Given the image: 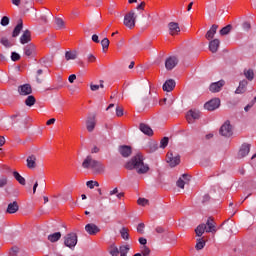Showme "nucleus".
I'll return each instance as SVG.
<instances>
[{
    "instance_id": "b1692460",
    "label": "nucleus",
    "mask_w": 256,
    "mask_h": 256,
    "mask_svg": "<svg viewBox=\"0 0 256 256\" xmlns=\"http://www.w3.org/2000/svg\"><path fill=\"white\" fill-rule=\"evenodd\" d=\"M31 41V31L25 30L20 37V43L25 45Z\"/></svg>"
},
{
    "instance_id": "774afa93",
    "label": "nucleus",
    "mask_w": 256,
    "mask_h": 256,
    "mask_svg": "<svg viewBox=\"0 0 256 256\" xmlns=\"http://www.w3.org/2000/svg\"><path fill=\"white\" fill-rule=\"evenodd\" d=\"M55 124V118H51L46 122V125H53Z\"/></svg>"
},
{
    "instance_id": "6ab92c4d",
    "label": "nucleus",
    "mask_w": 256,
    "mask_h": 256,
    "mask_svg": "<svg viewBox=\"0 0 256 256\" xmlns=\"http://www.w3.org/2000/svg\"><path fill=\"white\" fill-rule=\"evenodd\" d=\"M206 233H217V228L215 227V222L213 218L209 217L206 222Z\"/></svg>"
},
{
    "instance_id": "ea45409f",
    "label": "nucleus",
    "mask_w": 256,
    "mask_h": 256,
    "mask_svg": "<svg viewBox=\"0 0 256 256\" xmlns=\"http://www.w3.org/2000/svg\"><path fill=\"white\" fill-rule=\"evenodd\" d=\"M55 23H56L57 29H65V21H63V19L55 18Z\"/></svg>"
},
{
    "instance_id": "c9c22d12",
    "label": "nucleus",
    "mask_w": 256,
    "mask_h": 256,
    "mask_svg": "<svg viewBox=\"0 0 256 256\" xmlns=\"http://www.w3.org/2000/svg\"><path fill=\"white\" fill-rule=\"evenodd\" d=\"M13 177L16 179V181H18V183H20V185H25V178L23 176H21V174H19V172L14 171L13 172Z\"/></svg>"
},
{
    "instance_id": "bf43d9fd",
    "label": "nucleus",
    "mask_w": 256,
    "mask_h": 256,
    "mask_svg": "<svg viewBox=\"0 0 256 256\" xmlns=\"http://www.w3.org/2000/svg\"><path fill=\"white\" fill-rule=\"evenodd\" d=\"M138 241H139L140 245H143L142 247L147 246V239L146 238L141 237V238H139Z\"/></svg>"
},
{
    "instance_id": "a878e982",
    "label": "nucleus",
    "mask_w": 256,
    "mask_h": 256,
    "mask_svg": "<svg viewBox=\"0 0 256 256\" xmlns=\"http://www.w3.org/2000/svg\"><path fill=\"white\" fill-rule=\"evenodd\" d=\"M175 80L169 79L163 84V91H167L168 93L175 89Z\"/></svg>"
},
{
    "instance_id": "72a5a7b5",
    "label": "nucleus",
    "mask_w": 256,
    "mask_h": 256,
    "mask_svg": "<svg viewBox=\"0 0 256 256\" xmlns=\"http://www.w3.org/2000/svg\"><path fill=\"white\" fill-rule=\"evenodd\" d=\"M65 59L66 61H73L75 59H77V51H66L65 53Z\"/></svg>"
},
{
    "instance_id": "7ed1b4c3",
    "label": "nucleus",
    "mask_w": 256,
    "mask_h": 256,
    "mask_svg": "<svg viewBox=\"0 0 256 256\" xmlns=\"http://www.w3.org/2000/svg\"><path fill=\"white\" fill-rule=\"evenodd\" d=\"M83 169H91L94 173H103L105 171V166L98 160L93 159V156L88 155L83 163Z\"/></svg>"
},
{
    "instance_id": "4d7b16f0",
    "label": "nucleus",
    "mask_w": 256,
    "mask_h": 256,
    "mask_svg": "<svg viewBox=\"0 0 256 256\" xmlns=\"http://www.w3.org/2000/svg\"><path fill=\"white\" fill-rule=\"evenodd\" d=\"M116 115L117 117H123V108L121 107H116Z\"/></svg>"
},
{
    "instance_id": "f03ea898",
    "label": "nucleus",
    "mask_w": 256,
    "mask_h": 256,
    "mask_svg": "<svg viewBox=\"0 0 256 256\" xmlns=\"http://www.w3.org/2000/svg\"><path fill=\"white\" fill-rule=\"evenodd\" d=\"M83 169H91L94 173H103L105 171V166L98 160L93 159V156L88 155L83 163Z\"/></svg>"
},
{
    "instance_id": "13d9d810",
    "label": "nucleus",
    "mask_w": 256,
    "mask_h": 256,
    "mask_svg": "<svg viewBox=\"0 0 256 256\" xmlns=\"http://www.w3.org/2000/svg\"><path fill=\"white\" fill-rule=\"evenodd\" d=\"M242 27H243L244 31H249V29H251V24L249 22H244L242 24Z\"/></svg>"
},
{
    "instance_id": "37998d69",
    "label": "nucleus",
    "mask_w": 256,
    "mask_h": 256,
    "mask_svg": "<svg viewBox=\"0 0 256 256\" xmlns=\"http://www.w3.org/2000/svg\"><path fill=\"white\" fill-rule=\"evenodd\" d=\"M86 186H87L89 189H95V187H99V182L90 180V181H87V182H86Z\"/></svg>"
},
{
    "instance_id": "2f4dec72",
    "label": "nucleus",
    "mask_w": 256,
    "mask_h": 256,
    "mask_svg": "<svg viewBox=\"0 0 256 256\" xmlns=\"http://www.w3.org/2000/svg\"><path fill=\"white\" fill-rule=\"evenodd\" d=\"M205 231H207V225H205V224H200L195 229V233H196L197 237H201L203 235V233H205Z\"/></svg>"
},
{
    "instance_id": "0e129e2a",
    "label": "nucleus",
    "mask_w": 256,
    "mask_h": 256,
    "mask_svg": "<svg viewBox=\"0 0 256 256\" xmlns=\"http://www.w3.org/2000/svg\"><path fill=\"white\" fill-rule=\"evenodd\" d=\"M92 41L94 43H99V36L97 34L92 35Z\"/></svg>"
},
{
    "instance_id": "79ce46f5",
    "label": "nucleus",
    "mask_w": 256,
    "mask_h": 256,
    "mask_svg": "<svg viewBox=\"0 0 256 256\" xmlns=\"http://www.w3.org/2000/svg\"><path fill=\"white\" fill-rule=\"evenodd\" d=\"M232 26L227 25L220 30V35H229L231 33Z\"/></svg>"
},
{
    "instance_id": "f3484780",
    "label": "nucleus",
    "mask_w": 256,
    "mask_h": 256,
    "mask_svg": "<svg viewBox=\"0 0 256 256\" xmlns=\"http://www.w3.org/2000/svg\"><path fill=\"white\" fill-rule=\"evenodd\" d=\"M85 231L88 233V235H97L101 229H99V226L95 225L94 223H90L85 226Z\"/></svg>"
},
{
    "instance_id": "a18cd8bd",
    "label": "nucleus",
    "mask_w": 256,
    "mask_h": 256,
    "mask_svg": "<svg viewBox=\"0 0 256 256\" xmlns=\"http://www.w3.org/2000/svg\"><path fill=\"white\" fill-rule=\"evenodd\" d=\"M205 247V240L203 239H198L197 243H196V249L198 251H201V249H203Z\"/></svg>"
},
{
    "instance_id": "09e8293b",
    "label": "nucleus",
    "mask_w": 256,
    "mask_h": 256,
    "mask_svg": "<svg viewBox=\"0 0 256 256\" xmlns=\"http://www.w3.org/2000/svg\"><path fill=\"white\" fill-rule=\"evenodd\" d=\"M0 43H1L2 45H4V47H12L11 42H9V39H7V38H2L1 41H0Z\"/></svg>"
},
{
    "instance_id": "bb28decb",
    "label": "nucleus",
    "mask_w": 256,
    "mask_h": 256,
    "mask_svg": "<svg viewBox=\"0 0 256 256\" xmlns=\"http://www.w3.org/2000/svg\"><path fill=\"white\" fill-rule=\"evenodd\" d=\"M139 129L142 133H144V135H148L149 137L153 135V129H151V127L145 123H141Z\"/></svg>"
},
{
    "instance_id": "dca6fc26",
    "label": "nucleus",
    "mask_w": 256,
    "mask_h": 256,
    "mask_svg": "<svg viewBox=\"0 0 256 256\" xmlns=\"http://www.w3.org/2000/svg\"><path fill=\"white\" fill-rule=\"evenodd\" d=\"M249 151H251V145L250 144H242L240 147V150L238 152V158L243 159V157H247L249 155Z\"/></svg>"
},
{
    "instance_id": "6e6d98bb",
    "label": "nucleus",
    "mask_w": 256,
    "mask_h": 256,
    "mask_svg": "<svg viewBox=\"0 0 256 256\" xmlns=\"http://www.w3.org/2000/svg\"><path fill=\"white\" fill-rule=\"evenodd\" d=\"M96 60H97V58L95 57V55L88 54V56H87L88 63H95Z\"/></svg>"
},
{
    "instance_id": "5701e85b",
    "label": "nucleus",
    "mask_w": 256,
    "mask_h": 256,
    "mask_svg": "<svg viewBox=\"0 0 256 256\" xmlns=\"http://www.w3.org/2000/svg\"><path fill=\"white\" fill-rule=\"evenodd\" d=\"M219 45H221V41H219V39L211 40L209 43L211 53H217V51H219Z\"/></svg>"
},
{
    "instance_id": "20e7f679",
    "label": "nucleus",
    "mask_w": 256,
    "mask_h": 256,
    "mask_svg": "<svg viewBox=\"0 0 256 256\" xmlns=\"http://www.w3.org/2000/svg\"><path fill=\"white\" fill-rule=\"evenodd\" d=\"M83 169H91L94 173H103L105 171V166L98 160L93 159V156L88 155L83 163Z\"/></svg>"
},
{
    "instance_id": "c03bdc74",
    "label": "nucleus",
    "mask_w": 256,
    "mask_h": 256,
    "mask_svg": "<svg viewBox=\"0 0 256 256\" xmlns=\"http://www.w3.org/2000/svg\"><path fill=\"white\" fill-rule=\"evenodd\" d=\"M141 253L143 256H149L151 255V249H149V247L147 246H141Z\"/></svg>"
},
{
    "instance_id": "2eb2a0df",
    "label": "nucleus",
    "mask_w": 256,
    "mask_h": 256,
    "mask_svg": "<svg viewBox=\"0 0 256 256\" xmlns=\"http://www.w3.org/2000/svg\"><path fill=\"white\" fill-rule=\"evenodd\" d=\"M225 86V80H220L218 82H213L212 84H210V91L211 93H219V91H221V88H223Z\"/></svg>"
},
{
    "instance_id": "9b49d317",
    "label": "nucleus",
    "mask_w": 256,
    "mask_h": 256,
    "mask_svg": "<svg viewBox=\"0 0 256 256\" xmlns=\"http://www.w3.org/2000/svg\"><path fill=\"white\" fill-rule=\"evenodd\" d=\"M24 55L29 58L35 57L37 55V48L34 46L33 43H30L23 48Z\"/></svg>"
},
{
    "instance_id": "e2e57ef3",
    "label": "nucleus",
    "mask_w": 256,
    "mask_h": 256,
    "mask_svg": "<svg viewBox=\"0 0 256 256\" xmlns=\"http://www.w3.org/2000/svg\"><path fill=\"white\" fill-rule=\"evenodd\" d=\"M90 88H91V91H98L99 85H97V84H91V85H90Z\"/></svg>"
},
{
    "instance_id": "4c0bfd02",
    "label": "nucleus",
    "mask_w": 256,
    "mask_h": 256,
    "mask_svg": "<svg viewBox=\"0 0 256 256\" xmlns=\"http://www.w3.org/2000/svg\"><path fill=\"white\" fill-rule=\"evenodd\" d=\"M109 253L111 256H119V248L115 244H112L109 248Z\"/></svg>"
},
{
    "instance_id": "4468645a",
    "label": "nucleus",
    "mask_w": 256,
    "mask_h": 256,
    "mask_svg": "<svg viewBox=\"0 0 256 256\" xmlns=\"http://www.w3.org/2000/svg\"><path fill=\"white\" fill-rule=\"evenodd\" d=\"M18 93L22 96L31 95L33 93V88H31V84H23L18 87Z\"/></svg>"
},
{
    "instance_id": "f257e3e1",
    "label": "nucleus",
    "mask_w": 256,
    "mask_h": 256,
    "mask_svg": "<svg viewBox=\"0 0 256 256\" xmlns=\"http://www.w3.org/2000/svg\"><path fill=\"white\" fill-rule=\"evenodd\" d=\"M126 169H129L130 171L135 169L138 175H145V173L149 172V165L143 162L142 154H137L126 163Z\"/></svg>"
},
{
    "instance_id": "39448f33",
    "label": "nucleus",
    "mask_w": 256,
    "mask_h": 256,
    "mask_svg": "<svg viewBox=\"0 0 256 256\" xmlns=\"http://www.w3.org/2000/svg\"><path fill=\"white\" fill-rule=\"evenodd\" d=\"M137 16H135V11H130L124 16V25L128 27V29H133L135 27V21Z\"/></svg>"
},
{
    "instance_id": "412c9836",
    "label": "nucleus",
    "mask_w": 256,
    "mask_h": 256,
    "mask_svg": "<svg viewBox=\"0 0 256 256\" xmlns=\"http://www.w3.org/2000/svg\"><path fill=\"white\" fill-rule=\"evenodd\" d=\"M217 29H219V26L217 24H213L212 27L207 31L205 38L208 41H211L215 37V34L217 33Z\"/></svg>"
},
{
    "instance_id": "864d4df0",
    "label": "nucleus",
    "mask_w": 256,
    "mask_h": 256,
    "mask_svg": "<svg viewBox=\"0 0 256 256\" xmlns=\"http://www.w3.org/2000/svg\"><path fill=\"white\" fill-rule=\"evenodd\" d=\"M7 182H8L7 177H5V176L1 177L0 178V189L5 187L7 185Z\"/></svg>"
},
{
    "instance_id": "6e6552de",
    "label": "nucleus",
    "mask_w": 256,
    "mask_h": 256,
    "mask_svg": "<svg viewBox=\"0 0 256 256\" xmlns=\"http://www.w3.org/2000/svg\"><path fill=\"white\" fill-rule=\"evenodd\" d=\"M220 135H222V137H231V135H233V126H231L229 120L221 126Z\"/></svg>"
},
{
    "instance_id": "5fc2aeb1",
    "label": "nucleus",
    "mask_w": 256,
    "mask_h": 256,
    "mask_svg": "<svg viewBox=\"0 0 256 256\" xmlns=\"http://www.w3.org/2000/svg\"><path fill=\"white\" fill-rule=\"evenodd\" d=\"M147 203H149V200H147L145 198L138 199V205H142V207H145V205H147Z\"/></svg>"
},
{
    "instance_id": "c756f323",
    "label": "nucleus",
    "mask_w": 256,
    "mask_h": 256,
    "mask_svg": "<svg viewBox=\"0 0 256 256\" xmlns=\"http://www.w3.org/2000/svg\"><path fill=\"white\" fill-rule=\"evenodd\" d=\"M17 211H19V204H17L16 201L8 204L7 213L13 215V213H17Z\"/></svg>"
},
{
    "instance_id": "58836bf2",
    "label": "nucleus",
    "mask_w": 256,
    "mask_h": 256,
    "mask_svg": "<svg viewBox=\"0 0 256 256\" xmlns=\"http://www.w3.org/2000/svg\"><path fill=\"white\" fill-rule=\"evenodd\" d=\"M120 235L125 241L129 240V230L127 228L123 227L120 230Z\"/></svg>"
},
{
    "instance_id": "3c124183",
    "label": "nucleus",
    "mask_w": 256,
    "mask_h": 256,
    "mask_svg": "<svg viewBox=\"0 0 256 256\" xmlns=\"http://www.w3.org/2000/svg\"><path fill=\"white\" fill-rule=\"evenodd\" d=\"M137 231H138L141 235H143V234L145 233V224H144V223L138 224V226H137Z\"/></svg>"
},
{
    "instance_id": "69168bd1",
    "label": "nucleus",
    "mask_w": 256,
    "mask_h": 256,
    "mask_svg": "<svg viewBox=\"0 0 256 256\" xmlns=\"http://www.w3.org/2000/svg\"><path fill=\"white\" fill-rule=\"evenodd\" d=\"M117 193H119V189L114 188L112 191H110L109 195H117Z\"/></svg>"
},
{
    "instance_id": "680f3d73",
    "label": "nucleus",
    "mask_w": 256,
    "mask_h": 256,
    "mask_svg": "<svg viewBox=\"0 0 256 256\" xmlns=\"http://www.w3.org/2000/svg\"><path fill=\"white\" fill-rule=\"evenodd\" d=\"M155 231L156 233H159V234L165 233V229H163V227L161 226L156 227Z\"/></svg>"
},
{
    "instance_id": "7c9ffc66",
    "label": "nucleus",
    "mask_w": 256,
    "mask_h": 256,
    "mask_svg": "<svg viewBox=\"0 0 256 256\" xmlns=\"http://www.w3.org/2000/svg\"><path fill=\"white\" fill-rule=\"evenodd\" d=\"M59 239H61V232H56L48 235V241H50V243H57Z\"/></svg>"
},
{
    "instance_id": "1a4fd4ad",
    "label": "nucleus",
    "mask_w": 256,
    "mask_h": 256,
    "mask_svg": "<svg viewBox=\"0 0 256 256\" xmlns=\"http://www.w3.org/2000/svg\"><path fill=\"white\" fill-rule=\"evenodd\" d=\"M166 161L169 163L170 167H177V165L181 163V156L178 154L173 155V152H168Z\"/></svg>"
},
{
    "instance_id": "052dcab7",
    "label": "nucleus",
    "mask_w": 256,
    "mask_h": 256,
    "mask_svg": "<svg viewBox=\"0 0 256 256\" xmlns=\"http://www.w3.org/2000/svg\"><path fill=\"white\" fill-rule=\"evenodd\" d=\"M75 79H77V75H75V74H71V75L68 77L69 83H74Z\"/></svg>"
},
{
    "instance_id": "9d476101",
    "label": "nucleus",
    "mask_w": 256,
    "mask_h": 256,
    "mask_svg": "<svg viewBox=\"0 0 256 256\" xmlns=\"http://www.w3.org/2000/svg\"><path fill=\"white\" fill-rule=\"evenodd\" d=\"M221 106V100L219 98H214L204 104V108L207 111H215V109H219Z\"/></svg>"
},
{
    "instance_id": "a19ab883",
    "label": "nucleus",
    "mask_w": 256,
    "mask_h": 256,
    "mask_svg": "<svg viewBox=\"0 0 256 256\" xmlns=\"http://www.w3.org/2000/svg\"><path fill=\"white\" fill-rule=\"evenodd\" d=\"M244 75L246 77V79H248V81H253L254 77H255V73L253 72V70H247L244 72Z\"/></svg>"
},
{
    "instance_id": "393cba45",
    "label": "nucleus",
    "mask_w": 256,
    "mask_h": 256,
    "mask_svg": "<svg viewBox=\"0 0 256 256\" xmlns=\"http://www.w3.org/2000/svg\"><path fill=\"white\" fill-rule=\"evenodd\" d=\"M119 153L122 157H129L132 153L131 146L123 145L119 147Z\"/></svg>"
},
{
    "instance_id": "423d86ee",
    "label": "nucleus",
    "mask_w": 256,
    "mask_h": 256,
    "mask_svg": "<svg viewBox=\"0 0 256 256\" xmlns=\"http://www.w3.org/2000/svg\"><path fill=\"white\" fill-rule=\"evenodd\" d=\"M64 245L69 249H73L77 245V234L74 232L67 234L64 237Z\"/></svg>"
},
{
    "instance_id": "cd10ccee",
    "label": "nucleus",
    "mask_w": 256,
    "mask_h": 256,
    "mask_svg": "<svg viewBox=\"0 0 256 256\" xmlns=\"http://www.w3.org/2000/svg\"><path fill=\"white\" fill-rule=\"evenodd\" d=\"M247 84H248L247 80L240 81L239 86L236 89L235 93L237 95H241V94L245 93V91H247Z\"/></svg>"
},
{
    "instance_id": "4be33fe9",
    "label": "nucleus",
    "mask_w": 256,
    "mask_h": 256,
    "mask_svg": "<svg viewBox=\"0 0 256 256\" xmlns=\"http://www.w3.org/2000/svg\"><path fill=\"white\" fill-rule=\"evenodd\" d=\"M190 179L191 176H189V174H183L182 177L179 178L176 182L177 187H179L180 189H185V184L187 183L185 181H189Z\"/></svg>"
},
{
    "instance_id": "aec40b11",
    "label": "nucleus",
    "mask_w": 256,
    "mask_h": 256,
    "mask_svg": "<svg viewBox=\"0 0 256 256\" xmlns=\"http://www.w3.org/2000/svg\"><path fill=\"white\" fill-rule=\"evenodd\" d=\"M27 167L28 169H35L37 167V156L36 155H30L26 159Z\"/></svg>"
},
{
    "instance_id": "0eeeda50",
    "label": "nucleus",
    "mask_w": 256,
    "mask_h": 256,
    "mask_svg": "<svg viewBox=\"0 0 256 256\" xmlns=\"http://www.w3.org/2000/svg\"><path fill=\"white\" fill-rule=\"evenodd\" d=\"M97 125V117L95 114H89L86 118V128L89 133L95 131V126Z\"/></svg>"
},
{
    "instance_id": "f704fd0d",
    "label": "nucleus",
    "mask_w": 256,
    "mask_h": 256,
    "mask_svg": "<svg viewBox=\"0 0 256 256\" xmlns=\"http://www.w3.org/2000/svg\"><path fill=\"white\" fill-rule=\"evenodd\" d=\"M131 247L129 245H122L118 248L120 256H127Z\"/></svg>"
},
{
    "instance_id": "473e14b6",
    "label": "nucleus",
    "mask_w": 256,
    "mask_h": 256,
    "mask_svg": "<svg viewBox=\"0 0 256 256\" xmlns=\"http://www.w3.org/2000/svg\"><path fill=\"white\" fill-rule=\"evenodd\" d=\"M21 119H23V116H21V113H19V112H16L15 114H12L10 116L12 125H15V123H19V121H21Z\"/></svg>"
},
{
    "instance_id": "e433bc0d",
    "label": "nucleus",
    "mask_w": 256,
    "mask_h": 256,
    "mask_svg": "<svg viewBox=\"0 0 256 256\" xmlns=\"http://www.w3.org/2000/svg\"><path fill=\"white\" fill-rule=\"evenodd\" d=\"M36 101L37 100L35 99V96L29 95L25 100V105H27V107H33V105H35Z\"/></svg>"
},
{
    "instance_id": "ddd939ff",
    "label": "nucleus",
    "mask_w": 256,
    "mask_h": 256,
    "mask_svg": "<svg viewBox=\"0 0 256 256\" xmlns=\"http://www.w3.org/2000/svg\"><path fill=\"white\" fill-rule=\"evenodd\" d=\"M201 118V112L199 110H189L186 114V119L188 123H193L197 119Z\"/></svg>"
},
{
    "instance_id": "49530a36",
    "label": "nucleus",
    "mask_w": 256,
    "mask_h": 256,
    "mask_svg": "<svg viewBox=\"0 0 256 256\" xmlns=\"http://www.w3.org/2000/svg\"><path fill=\"white\" fill-rule=\"evenodd\" d=\"M169 145V138L164 137L160 142L161 149H165Z\"/></svg>"
},
{
    "instance_id": "8fccbe9b",
    "label": "nucleus",
    "mask_w": 256,
    "mask_h": 256,
    "mask_svg": "<svg viewBox=\"0 0 256 256\" xmlns=\"http://www.w3.org/2000/svg\"><path fill=\"white\" fill-rule=\"evenodd\" d=\"M19 59H21V55H19V53L17 52H12L11 53V60L12 61H19Z\"/></svg>"
},
{
    "instance_id": "a211bd4d",
    "label": "nucleus",
    "mask_w": 256,
    "mask_h": 256,
    "mask_svg": "<svg viewBox=\"0 0 256 256\" xmlns=\"http://www.w3.org/2000/svg\"><path fill=\"white\" fill-rule=\"evenodd\" d=\"M168 29L170 35H178L181 32V28L179 27V23L177 22H170L168 24Z\"/></svg>"
},
{
    "instance_id": "338daca9",
    "label": "nucleus",
    "mask_w": 256,
    "mask_h": 256,
    "mask_svg": "<svg viewBox=\"0 0 256 256\" xmlns=\"http://www.w3.org/2000/svg\"><path fill=\"white\" fill-rule=\"evenodd\" d=\"M100 149L99 147L97 146H94L92 149H91V153H99Z\"/></svg>"
},
{
    "instance_id": "de8ad7c7",
    "label": "nucleus",
    "mask_w": 256,
    "mask_h": 256,
    "mask_svg": "<svg viewBox=\"0 0 256 256\" xmlns=\"http://www.w3.org/2000/svg\"><path fill=\"white\" fill-rule=\"evenodd\" d=\"M0 25H2V27H7V25H9V17L7 16L2 17Z\"/></svg>"
},
{
    "instance_id": "f8f14e48",
    "label": "nucleus",
    "mask_w": 256,
    "mask_h": 256,
    "mask_svg": "<svg viewBox=\"0 0 256 256\" xmlns=\"http://www.w3.org/2000/svg\"><path fill=\"white\" fill-rule=\"evenodd\" d=\"M179 63V60L175 56H170L165 61V68L167 71H172V69H175L177 67V64Z\"/></svg>"
},
{
    "instance_id": "603ef678",
    "label": "nucleus",
    "mask_w": 256,
    "mask_h": 256,
    "mask_svg": "<svg viewBox=\"0 0 256 256\" xmlns=\"http://www.w3.org/2000/svg\"><path fill=\"white\" fill-rule=\"evenodd\" d=\"M102 49H109V40L107 38H104L101 41Z\"/></svg>"
},
{
    "instance_id": "c85d7f7f",
    "label": "nucleus",
    "mask_w": 256,
    "mask_h": 256,
    "mask_svg": "<svg viewBox=\"0 0 256 256\" xmlns=\"http://www.w3.org/2000/svg\"><path fill=\"white\" fill-rule=\"evenodd\" d=\"M21 31H23V20H19L18 24L15 26L12 37H19Z\"/></svg>"
}]
</instances>
